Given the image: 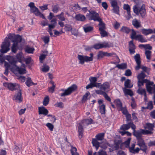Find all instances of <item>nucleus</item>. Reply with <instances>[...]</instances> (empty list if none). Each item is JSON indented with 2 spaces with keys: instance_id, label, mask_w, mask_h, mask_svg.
Listing matches in <instances>:
<instances>
[{
  "instance_id": "f257e3e1",
  "label": "nucleus",
  "mask_w": 155,
  "mask_h": 155,
  "mask_svg": "<svg viewBox=\"0 0 155 155\" xmlns=\"http://www.w3.org/2000/svg\"><path fill=\"white\" fill-rule=\"evenodd\" d=\"M137 145L139 146L140 148L137 147L135 149V144L134 143L132 144V147L130 148V150L131 151H133L134 154L137 153H139L140 150H141L143 152L146 153L147 147L146 143L145 142L143 138H140L137 140Z\"/></svg>"
},
{
  "instance_id": "f03ea898",
  "label": "nucleus",
  "mask_w": 155,
  "mask_h": 155,
  "mask_svg": "<svg viewBox=\"0 0 155 155\" xmlns=\"http://www.w3.org/2000/svg\"><path fill=\"white\" fill-rule=\"evenodd\" d=\"M6 59L9 61L11 65L14 66V68L15 71H18L20 74H24L26 73V70L25 68L18 67L16 65L17 61L12 57L10 55H8Z\"/></svg>"
},
{
  "instance_id": "7ed1b4c3",
  "label": "nucleus",
  "mask_w": 155,
  "mask_h": 155,
  "mask_svg": "<svg viewBox=\"0 0 155 155\" xmlns=\"http://www.w3.org/2000/svg\"><path fill=\"white\" fill-rule=\"evenodd\" d=\"M90 56H84L80 54L78 55V58L79 60V63L83 64L85 62H88L93 61L94 54L91 53L90 54Z\"/></svg>"
},
{
  "instance_id": "20e7f679",
  "label": "nucleus",
  "mask_w": 155,
  "mask_h": 155,
  "mask_svg": "<svg viewBox=\"0 0 155 155\" xmlns=\"http://www.w3.org/2000/svg\"><path fill=\"white\" fill-rule=\"evenodd\" d=\"M89 13L86 15L87 18L89 20H93L94 21H99L101 18H100L98 13L94 10H88Z\"/></svg>"
},
{
  "instance_id": "39448f33",
  "label": "nucleus",
  "mask_w": 155,
  "mask_h": 155,
  "mask_svg": "<svg viewBox=\"0 0 155 155\" xmlns=\"http://www.w3.org/2000/svg\"><path fill=\"white\" fill-rule=\"evenodd\" d=\"M104 133H100L97 134L95 136L96 139H93L92 143L93 146L95 147L97 149L100 146V143L97 140H102L104 139Z\"/></svg>"
},
{
  "instance_id": "423d86ee",
  "label": "nucleus",
  "mask_w": 155,
  "mask_h": 155,
  "mask_svg": "<svg viewBox=\"0 0 155 155\" xmlns=\"http://www.w3.org/2000/svg\"><path fill=\"white\" fill-rule=\"evenodd\" d=\"M10 42L9 40L7 37H6L1 46V49L0 50L1 53H5L8 52L10 50Z\"/></svg>"
},
{
  "instance_id": "0eeeda50",
  "label": "nucleus",
  "mask_w": 155,
  "mask_h": 155,
  "mask_svg": "<svg viewBox=\"0 0 155 155\" xmlns=\"http://www.w3.org/2000/svg\"><path fill=\"white\" fill-rule=\"evenodd\" d=\"M136 32L134 30H132V33L130 35V37L133 39L137 40L141 43L146 42L147 39L144 38L142 35L139 34L136 35Z\"/></svg>"
},
{
  "instance_id": "6e6552de",
  "label": "nucleus",
  "mask_w": 155,
  "mask_h": 155,
  "mask_svg": "<svg viewBox=\"0 0 155 155\" xmlns=\"http://www.w3.org/2000/svg\"><path fill=\"white\" fill-rule=\"evenodd\" d=\"M77 88V87L76 85L73 84L71 87H68L66 90H65L64 93L60 94V95L61 97L69 95L73 92L75 91Z\"/></svg>"
},
{
  "instance_id": "1a4fd4ad",
  "label": "nucleus",
  "mask_w": 155,
  "mask_h": 155,
  "mask_svg": "<svg viewBox=\"0 0 155 155\" xmlns=\"http://www.w3.org/2000/svg\"><path fill=\"white\" fill-rule=\"evenodd\" d=\"M130 128L133 130H135L136 129V126L133 124V122H129L127 124H123L120 127V129L125 130H128Z\"/></svg>"
},
{
  "instance_id": "9d476101",
  "label": "nucleus",
  "mask_w": 155,
  "mask_h": 155,
  "mask_svg": "<svg viewBox=\"0 0 155 155\" xmlns=\"http://www.w3.org/2000/svg\"><path fill=\"white\" fill-rule=\"evenodd\" d=\"M111 45L107 42H104L102 44L97 43L94 45L93 47L96 49H98L102 48H110Z\"/></svg>"
},
{
  "instance_id": "9b49d317",
  "label": "nucleus",
  "mask_w": 155,
  "mask_h": 155,
  "mask_svg": "<svg viewBox=\"0 0 155 155\" xmlns=\"http://www.w3.org/2000/svg\"><path fill=\"white\" fill-rule=\"evenodd\" d=\"M51 24L48 25L49 29L48 31L49 32L50 35L52 36L53 35L52 30L55 28L57 25V22L55 19H54L51 20Z\"/></svg>"
},
{
  "instance_id": "f8f14e48",
  "label": "nucleus",
  "mask_w": 155,
  "mask_h": 155,
  "mask_svg": "<svg viewBox=\"0 0 155 155\" xmlns=\"http://www.w3.org/2000/svg\"><path fill=\"white\" fill-rule=\"evenodd\" d=\"M134 58L137 64L135 68V69L136 70H138L140 68L141 62L140 55L139 54H137L134 56Z\"/></svg>"
},
{
  "instance_id": "ddd939ff",
  "label": "nucleus",
  "mask_w": 155,
  "mask_h": 155,
  "mask_svg": "<svg viewBox=\"0 0 155 155\" xmlns=\"http://www.w3.org/2000/svg\"><path fill=\"white\" fill-rule=\"evenodd\" d=\"M4 86L7 87L9 90L13 91L16 90L15 88L16 86L15 83H12L8 82L4 83L3 84Z\"/></svg>"
},
{
  "instance_id": "4468645a",
  "label": "nucleus",
  "mask_w": 155,
  "mask_h": 155,
  "mask_svg": "<svg viewBox=\"0 0 155 155\" xmlns=\"http://www.w3.org/2000/svg\"><path fill=\"white\" fill-rule=\"evenodd\" d=\"M110 87V85L108 82H106L102 84L100 86V89L103 90L104 92H107L109 91V89Z\"/></svg>"
},
{
  "instance_id": "2eb2a0df",
  "label": "nucleus",
  "mask_w": 155,
  "mask_h": 155,
  "mask_svg": "<svg viewBox=\"0 0 155 155\" xmlns=\"http://www.w3.org/2000/svg\"><path fill=\"white\" fill-rule=\"evenodd\" d=\"M82 124L79 123L78 126V137L81 139L82 138L83 135L84 128L82 126Z\"/></svg>"
},
{
  "instance_id": "dca6fc26",
  "label": "nucleus",
  "mask_w": 155,
  "mask_h": 155,
  "mask_svg": "<svg viewBox=\"0 0 155 155\" xmlns=\"http://www.w3.org/2000/svg\"><path fill=\"white\" fill-rule=\"evenodd\" d=\"M133 10H146L145 5L142 3H137L133 7Z\"/></svg>"
},
{
  "instance_id": "f3484780",
  "label": "nucleus",
  "mask_w": 155,
  "mask_h": 155,
  "mask_svg": "<svg viewBox=\"0 0 155 155\" xmlns=\"http://www.w3.org/2000/svg\"><path fill=\"white\" fill-rule=\"evenodd\" d=\"M48 111L44 107H38V114H43L45 116L47 115Z\"/></svg>"
},
{
  "instance_id": "a211bd4d",
  "label": "nucleus",
  "mask_w": 155,
  "mask_h": 155,
  "mask_svg": "<svg viewBox=\"0 0 155 155\" xmlns=\"http://www.w3.org/2000/svg\"><path fill=\"white\" fill-rule=\"evenodd\" d=\"M131 138H128L127 140L123 143L125 145V147L126 148H128L129 149V152L132 154H134V153L133 152V151H131L130 150V148L132 147V145L130 147V146Z\"/></svg>"
},
{
  "instance_id": "6ab92c4d",
  "label": "nucleus",
  "mask_w": 155,
  "mask_h": 155,
  "mask_svg": "<svg viewBox=\"0 0 155 155\" xmlns=\"http://www.w3.org/2000/svg\"><path fill=\"white\" fill-rule=\"evenodd\" d=\"M141 32L142 34L146 36L153 33V30L150 28L147 29L143 28L141 29Z\"/></svg>"
},
{
  "instance_id": "aec40b11",
  "label": "nucleus",
  "mask_w": 155,
  "mask_h": 155,
  "mask_svg": "<svg viewBox=\"0 0 155 155\" xmlns=\"http://www.w3.org/2000/svg\"><path fill=\"white\" fill-rule=\"evenodd\" d=\"M84 31L87 33L92 31L93 30V27L90 26L88 24L85 25L83 27Z\"/></svg>"
},
{
  "instance_id": "412c9836",
  "label": "nucleus",
  "mask_w": 155,
  "mask_h": 155,
  "mask_svg": "<svg viewBox=\"0 0 155 155\" xmlns=\"http://www.w3.org/2000/svg\"><path fill=\"white\" fill-rule=\"evenodd\" d=\"M98 24L99 30L101 31L103 30H105L106 29L105 24L102 21V19H101L99 21Z\"/></svg>"
},
{
  "instance_id": "4be33fe9",
  "label": "nucleus",
  "mask_w": 155,
  "mask_h": 155,
  "mask_svg": "<svg viewBox=\"0 0 155 155\" xmlns=\"http://www.w3.org/2000/svg\"><path fill=\"white\" fill-rule=\"evenodd\" d=\"M132 24L136 28L140 27L141 26L140 22L136 18H134L133 20Z\"/></svg>"
},
{
  "instance_id": "5701e85b",
  "label": "nucleus",
  "mask_w": 155,
  "mask_h": 155,
  "mask_svg": "<svg viewBox=\"0 0 155 155\" xmlns=\"http://www.w3.org/2000/svg\"><path fill=\"white\" fill-rule=\"evenodd\" d=\"M111 5L113 8V10H119V7L117 4V2L116 0H113L111 2Z\"/></svg>"
},
{
  "instance_id": "b1692460",
  "label": "nucleus",
  "mask_w": 155,
  "mask_h": 155,
  "mask_svg": "<svg viewBox=\"0 0 155 155\" xmlns=\"http://www.w3.org/2000/svg\"><path fill=\"white\" fill-rule=\"evenodd\" d=\"M26 85L28 87H29L32 85H37V83H33L31 80V78L28 77L27 78L26 81L25 82Z\"/></svg>"
},
{
  "instance_id": "393cba45",
  "label": "nucleus",
  "mask_w": 155,
  "mask_h": 155,
  "mask_svg": "<svg viewBox=\"0 0 155 155\" xmlns=\"http://www.w3.org/2000/svg\"><path fill=\"white\" fill-rule=\"evenodd\" d=\"M137 93L141 95H143L144 96V99H146L147 97V94L146 90L144 89H142L140 87L137 90Z\"/></svg>"
},
{
  "instance_id": "a878e982",
  "label": "nucleus",
  "mask_w": 155,
  "mask_h": 155,
  "mask_svg": "<svg viewBox=\"0 0 155 155\" xmlns=\"http://www.w3.org/2000/svg\"><path fill=\"white\" fill-rule=\"evenodd\" d=\"M133 130V134L136 137L137 140L140 138H142V136L143 134L142 133V129L140 130V131H136L135 129Z\"/></svg>"
},
{
  "instance_id": "bb28decb",
  "label": "nucleus",
  "mask_w": 155,
  "mask_h": 155,
  "mask_svg": "<svg viewBox=\"0 0 155 155\" xmlns=\"http://www.w3.org/2000/svg\"><path fill=\"white\" fill-rule=\"evenodd\" d=\"M31 13H33L35 15L39 16L43 19H45L44 16L39 11V10H31Z\"/></svg>"
},
{
  "instance_id": "cd10ccee",
  "label": "nucleus",
  "mask_w": 155,
  "mask_h": 155,
  "mask_svg": "<svg viewBox=\"0 0 155 155\" xmlns=\"http://www.w3.org/2000/svg\"><path fill=\"white\" fill-rule=\"evenodd\" d=\"M134 11L137 15L140 16L143 18L145 15L146 14V10H134Z\"/></svg>"
},
{
  "instance_id": "c85d7f7f",
  "label": "nucleus",
  "mask_w": 155,
  "mask_h": 155,
  "mask_svg": "<svg viewBox=\"0 0 155 155\" xmlns=\"http://www.w3.org/2000/svg\"><path fill=\"white\" fill-rule=\"evenodd\" d=\"M25 52L28 54H32L35 49L33 47H30L28 46H27L25 48Z\"/></svg>"
},
{
  "instance_id": "c756f323",
  "label": "nucleus",
  "mask_w": 155,
  "mask_h": 155,
  "mask_svg": "<svg viewBox=\"0 0 155 155\" xmlns=\"http://www.w3.org/2000/svg\"><path fill=\"white\" fill-rule=\"evenodd\" d=\"M114 103L116 106L118 110L122 107V103L119 99H116L114 101Z\"/></svg>"
},
{
  "instance_id": "7c9ffc66",
  "label": "nucleus",
  "mask_w": 155,
  "mask_h": 155,
  "mask_svg": "<svg viewBox=\"0 0 155 155\" xmlns=\"http://www.w3.org/2000/svg\"><path fill=\"white\" fill-rule=\"evenodd\" d=\"M89 80L91 83L93 84V85L94 86H97V84H99L100 83L96 82L97 81V78L96 77H90L89 78Z\"/></svg>"
},
{
  "instance_id": "2f4dec72",
  "label": "nucleus",
  "mask_w": 155,
  "mask_h": 155,
  "mask_svg": "<svg viewBox=\"0 0 155 155\" xmlns=\"http://www.w3.org/2000/svg\"><path fill=\"white\" fill-rule=\"evenodd\" d=\"M15 97V100L19 101L20 102L22 101V98L21 96V90H20L17 93Z\"/></svg>"
},
{
  "instance_id": "473e14b6",
  "label": "nucleus",
  "mask_w": 155,
  "mask_h": 155,
  "mask_svg": "<svg viewBox=\"0 0 155 155\" xmlns=\"http://www.w3.org/2000/svg\"><path fill=\"white\" fill-rule=\"evenodd\" d=\"M22 40V38L19 35H17L15 36L14 39L12 40V42H15L18 43L21 42Z\"/></svg>"
},
{
  "instance_id": "72a5a7b5",
  "label": "nucleus",
  "mask_w": 155,
  "mask_h": 155,
  "mask_svg": "<svg viewBox=\"0 0 155 155\" xmlns=\"http://www.w3.org/2000/svg\"><path fill=\"white\" fill-rule=\"evenodd\" d=\"M123 91L124 94L126 95H128L131 96L134 95L133 93L130 89H127L126 88H124Z\"/></svg>"
},
{
  "instance_id": "f704fd0d",
  "label": "nucleus",
  "mask_w": 155,
  "mask_h": 155,
  "mask_svg": "<svg viewBox=\"0 0 155 155\" xmlns=\"http://www.w3.org/2000/svg\"><path fill=\"white\" fill-rule=\"evenodd\" d=\"M75 19L78 21H83L85 19L84 16L81 15H76L75 17Z\"/></svg>"
},
{
  "instance_id": "c9c22d12",
  "label": "nucleus",
  "mask_w": 155,
  "mask_h": 155,
  "mask_svg": "<svg viewBox=\"0 0 155 155\" xmlns=\"http://www.w3.org/2000/svg\"><path fill=\"white\" fill-rule=\"evenodd\" d=\"M130 81L129 79L127 80L124 82V85L125 87L124 88H130L132 87L133 85L130 84Z\"/></svg>"
},
{
  "instance_id": "e433bc0d",
  "label": "nucleus",
  "mask_w": 155,
  "mask_h": 155,
  "mask_svg": "<svg viewBox=\"0 0 155 155\" xmlns=\"http://www.w3.org/2000/svg\"><path fill=\"white\" fill-rule=\"evenodd\" d=\"M121 143V141L120 140H115L114 141V147L115 150H117L119 148V145Z\"/></svg>"
},
{
  "instance_id": "4c0bfd02",
  "label": "nucleus",
  "mask_w": 155,
  "mask_h": 155,
  "mask_svg": "<svg viewBox=\"0 0 155 155\" xmlns=\"http://www.w3.org/2000/svg\"><path fill=\"white\" fill-rule=\"evenodd\" d=\"M116 67L119 69L124 70L127 68V64L125 63H121L117 65Z\"/></svg>"
},
{
  "instance_id": "58836bf2",
  "label": "nucleus",
  "mask_w": 155,
  "mask_h": 155,
  "mask_svg": "<svg viewBox=\"0 0 155 155\" xmlns=\"http://www.w3.org/2000/svg\"><path fill=\"white\" fill-rule=\"evenodd\" d=\"M120 31L126 34H128L130 31V29L127 27L123 26L121 28Z\"/></svg>"
},
{
  "instance_id": "ea45409f",
  "label": "nucleus",
  "mask_w": 155,
  "mask_h": 155,
  "mask_svg": "<svg viewBox=\"0 0 155 155\" xmlns=\"http://www.w3.org/2000/svg\"><path fill=\"white\" fill-rule=\"evenodd\" d=\"M105 105L102 104L100 107V111L101 114H105Z\"/></svg>"
},
{
  "instance_id": "a19ab883",
  "label": "nucleus",
  "mask_w": 155,
  "mask_h": 155,
  "mask_svg": "<svg viewBox=\"0 0 155 155\" xmlns=\"http://www.w3.org/2000/svg\"><path fill=\"white\" fill-rule=\"evenodd\" d=\"M146 76V75L143 72L141 71L140 73L138 74L137 76L138 79L139 80H143Z\"/></svg>"
},
{
  "instance_id": "79ce46f5",
  "label": "nucleus",
  "mask_w": 155,
  "mask_h": 155,
  "mask_svg": "<svg viewBox=\"0 0 155 155\" xmlns=\"http://www.w3.org/2000/svg\"><path fill=\"white\" fill-rule=\"evenodd\" d=\"M49 98L48 96H47L44 98L43 101V105L45 106H46L49 104Z\"/></svg>"
},
{
  "instance_id": "37998d69",
  "label": "nucleus",
  "mask_w": 155,
  "mask_h": 155,
  "mask_svg": "<svg viewBox=\"0 0 155 155\" xmlns=\"http://www.w3.org/2000/svg\"><path fill=\"white\" fill-rule=\"evenodd\" d=\"M22 55V52H20L18 53L16 56L17 59L19 62H21Z\"/></svg>"
},
{
  "instance_id": "c03bdc74",
  "label": "nucleus",
  "mask_w": 155,
  "mask_h": 155,
  "mask_svg": "<svg viewBox=\"0 0 155 155\" xmlns=\"http://www.w3.org/2000/svg\"><path fill=\"white\" fill-rule=\"evenodd\" d=\"M90 94V93L89 92H87L85 94L82 98V102H85L86 101L88 96Z\"/></svg>"
},
{
  "instance_id": "a18cd8bd",
  "label": "nucleus",
  "mask_w": 155,
  "mask_h": 155,
  "mask_svg": "<svg viewBox=\"0 0 155 155\" xmlns=\"http://www.w3.org/2000/svg\"><path fill=\"white\" fill-rule=\"evenodd\" d=\"M153 108V102L151 101H149L147 104V106L146 108L150 110H151Z\"/></svg>"
},
{
  "instance_id": "49530a36",
  "label": "nucleus",
  "mask_w": 155,
  "mask_h": 155,
  "mask_svg": "<svg viewBox=\"0 0 155 155\" xmlns=\"http://www.w3.org/2000/svg\"><path fill=\"white\" fill-rule=\"evenodd\" d=\"M145 53L147 58L148 60H150L151 58V52L149 50H146Z\"/></svg>"
},
{
  "instance_id": "de8ad7c7",
  "label": "nucleus",
  "mask_w": 155,
  "mask_h": 155,
  "mask_svg": "<svg viewBox=\"0 0 155 155\" xmlns=\"http://www.w3.org/2000/svg\"><path fill=\"white\" fill-rule=\"evenodd\" d=\"M118 110L119 111H121L123 114L125 115L128 113L126 108L125 107H122L121 108L119 109Z\"/></svg>"
},
{
  "instance_id": "09e8293b",
  "label": "nucleus",
  "mask_w": 155,
  "mask_h": 155,
  "mask_svg": "<svg viewBox=\"0 0 155 155\" xmlns=\"http://www.w3.org/2000/svg\"><path fill=\"white\" fill-rule=\"evenodd\" d=\"M70 145L71 147V149L70 151L71 154L77 153V149L76 147H73L70 143H68Z\"/></svg>"
},
{
  "instance_id": "8fccbe9b",
  "label": "nucleus",
  "mask_w": 155,
  "mask_h": 155,
  "mask_svg": "<svg viewBox=\"0 0 155 155\" xmlns=\"http://www.w3.org/2000/svg\"><path fill=\"white\" fill-rule=\"evenodd\" d=\"M99 31L102 37H106L108 35L107 32L105 30H101Z\"/></svg>"
},
{
  "instance_id": "3c124183",
  "label": "nucleus",
  "mask_w": 155,
  "mask_h": 155,
  "mask_svg": "<svg viewBox=\"0 0 155 155\" xmlns=\"http://www.w3.org/2000/svg\"><path fill=\"white\" fill-rule=\"evenodd\" d=\"M104 56V52L102 51H99L97 54V59H98L102 58Z\"/></svg>"
},
{
  "instance_id": "603ef678",
  "label": "nucleus",
  "mask_w": 155,
  "mask_h": 155,
  "mask_svg": "<svg viewBox=\"0 0 155 155\" xmlns=\"http://www.w3.org/2000/svg\"><path fill=\"white\" fill-rule=\"evenodd\" d=\"M28 6L30 7L31 10H38V9L35 6V4L34 2H30L28 4Z\"/></svg>"
},
{
  "instance_id": "864d4df0",
  "label": "nucleus",
  "mask_w": 155,
  "mask_h": 155,
  "mask_svg": "<svg viewBox=\"0 0 155 155\" xmlns=\"http://www.w3.org/2000/svg\"><path fill=\"white\" fill-rule=\"evenodd\" d=\"M42 39L45 44H48L50 41L49 37L48 36H45Z\"/></svg>"
},
{
  "instance_id": "5fc2aeb1",
  "label": "nucleus",
  "mask_w": 155,
  "mask_h": 155,
  "mask_svg": "<svg viewBox=\"0 0 155 155\" xmlns=\"http://www.w3.org/2000/svg\"><path fill=\"white\" fill-rule=\"evenodd\" d=\"M58 18L61 21H64L65 18L64 16V13L62 12L60 15H57Z\"/></svg>"
},
{
  "instance_id": "6e6d98bb",
  "label": "nucleus",
  "mask_w": 155,
  "mask_h": 155,
  "mask_svg": "<svg viewBox=\"0 0 155 155\" xmlns=\"http://www.w3.org/2000/svg\"><path fill=\"white\" fill-rule=\"evenodd\" d=\"M46 126L48 127L49 130L51 131H53L54 128V125L48 123L46 124Z\"/></svg>"
},
{
  "instance_id": "4d7b16f0",
  "label": "nucleus",
  "mask_w": 155,
  "mask_h": 155,
  "mask_svg": "<svg viewBox=\"0 0 155 155\" xmlns=\"http://www.w3.org/2000/svg\"><path fill=\"white\" fill-rule=\"evenodd\" d=\"M142 133L143 134L147 135L148 134H151L153 133V132L151 131L142 129Z\"/></svg>"
},
{
  "instance_id": "13d9d810",
  "label": "nucleus",
  "mask_w": 155,
  "mask_h": 155,
  "mask_svg": "<svg viewBox=\"0 0 155 155\" xmlns=\"http://www.w3.org/2000/svg\"><path fill=\"white\" fill-rule=\"evenodd\" d=\"M147 128L150 130H153V128L154 127V126L153 124L147 123L146 124Z\"/></svg>"
},
{
  "instance_id": "bf43d9fd",
  "label": "nucleus",
  "mask_w": 155,
  "mask_h": 155,
  "mask_svg": "<svg viewBox=\"0 0 155 155\" xmlns=\"http://www.w3.org/2000/svg\"><path fill=\"white\" fill-rule=\"evenodd\" d=\"M127 11V15H126L125 17L126 19L127 20H129L131 18H132V16L130 14V10Z\"/></svg>"
},
{
  "instance_id": "052dcab7",
  "label": "nucleus",
  "mask_w": 155,
  "mask_h": 155,
  "mask_svg": "<svg viewBox=\"0 0 155 155\" xmlns=\"http://www.w3.org/2000/svg\"><path fill=\"white\" fill-rule=\"evenodd\" d=\"M126 117V120L127 122H132L131 119V115L129 113L125 115Z\"/></svg>"
},
{
  "instance_id": "680f3d73",
  "label": "nucleus",
  "mask_w": 155,
  "mask_h": 155,
  "mask_svg": "<svg viewBox=\"0 0 155 155\" xmlns=\"http://www.w3.org/2000/svg\"><path fill=\"white\" fill-rule=\"evenodd\" d=\"M54 106L57 107H59L61 108H63L64 107L63 103L61 102H57L55 104Z\"/></svg>"
},
{
  "instance_id": "e2e57ef3",
  "label": "nucleus",
  "mask_w": 155,
  "mask_h": 155,
  "mask_svg": "<svg viewBox=\"0 0 155 155\" xmlns=\"http://www.w3.org/2000/svg\"><path fill=\"white\" fill-rule=\"evenodd\" d=\"M129 48H136L135 45L134 44L133 41L132 40L130 41L129 42Z\"/></svg>"
},
{
  "instance_id": "0e129e2a",
  "label": "nucleus",
  "mask_w": 155,
  "mask_h": 155,
  "mask_svg": "<svg viewBox=\"0 0 155 155\" xmlns=\"http://www.w3.org/2000/svg\"><path fill=\"white\" fill-rule=\"evenodd\" d=\"M106 92H104L103 90L100 89V90H97L95 91V93L97 94L104 96Z\"/></svg>"
},
{
  "instance_id": "69168bd1",
  "label": "nucleus",
  "mask_w": 155,
  "mask_h": 155,
  "mask_svg": "<svg viewBox=\"0 0 155 155\" xmlns=\"http://www.w3.org/2000/svg\"><path fill=\"white\" fill-rule=\"evenodd\" d=\"M49 70V67L48 65H45L42 69V71L43 72H46Z\"/></svg>"
},
{
  "instance_id": "338daca9",
  "label": "nucleus",
  "mask_w": 155,
  "mask_h": 155,
  "mask_svg": "<svg viewBox=\"0 0 155 155\" xmlns=\"http://www.w3.org/2000/svg\"><path fill=\"white\" fill-rule=\"evenodd\" d=\"M86 123L87 125L91 124L92 123L93 120L91 118L86 119L85 120Z\"/></svg>"
},
{
  "instance_id": "774afa93",
  "label": "nucleus",
  "mask_w": 155,
  "mask_h": 155,
  "mask_svg": "<svg viewBox=\"0 0 155 155\" xmlns=\"http://www.w3.org/2000/svg\"><path fill=\"white\" fill-rule=\"evenodd\" d=\"M97 155H107L106 152L103 150H101L98 152Z\"/></svg>"
}]
</instances>
